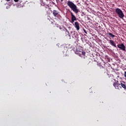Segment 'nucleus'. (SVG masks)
Listing matches in <instances>:
<instances>
[{"mask_svg": "<svg viewBox=\"0 0 126 126\" xmlns=\"http://www.w3.org/2000/svg\"><path fill=\"white\" fill-rule=\"evenodd\" d=\"M67 5L71 8V9L75 13V14H77L78 12H79V9L77 8V6L73 3V2L71 1H67Z\"/></svg>", "mask_w": 126, "mask_h": 126, "instance_id": "obj_1", "label": "nucleus"}, {"mask_svg": "<svg viewBox=\"0 0 126 126\" xmlns=\"http://www.w3.org/2000/svg\"><path fill=\"white\" fill-rule=\"evenodd\" d=\"M77 54H79L80 57L81 56H85V52L81 51L77 48Z\"/></svg>", "mask_w": 126, "mask_h": 126, "instance_id": "obj_7", "label": "nucleus"}, {"mask_svg": "<svg viewBox=\"0 0 126 126\" xmlns=\"http://www.w3.org/2000/svg\"><path fill=\"white\" fill-rule=\"evenodd\" d=\"M6 1H10V0H6Z\"/></svg>", "mask_w": 126, "mask_h": 126, "instance_id": "obj_16", "label": "nucleus"}, {"mask_svg": "<svg viewBox=\"0 0 126 126\" xmlns=\"http://www.w3.org/2000/svg\"><path fill=\"white\" fill-rule=\"evenodd\" d=\"M84 33H85V34H87V32L86 31V30H85V29H84Z\"/></svg>", "mask_w": 126, "mask_h": 126, "instance_id": "obj_12", "label": "nucleus"}, {"mask_svg": "<svg viewBox=\"0 0 126 126\" xmlns=\"http://www.w3.org/2000/svg\"><path fill=\"white\" fill-rule=\"evenodd\" d=\"M62 1H63V0H61Z\"/></svg>", "mask_w": 126, "mask_h": 126, "instance_id": "obj_18", "label": "nucleus"}, {"mask_svg": "<svg viewBox=\"0 0 126 126\" xmlns=\"http://www.w3.org/2000/svg\"><path fill=\"white\" fill-rule=\"evenodd\" d=\"M53 15L55 17H57L59 19H61V18H62V16L60 15L59 11H57V10H53Z\"/></svg>", "mask_w": 126, "mask_h": 126, "instance_id": "obj_4", "label": "nucleus"}, {"mask_svg": "<svg viewBox=\"0 0 126 126\" xmlns=\"http://www.w3.org/2000/svg\"><path fill=\"white\" fill-rule=\"evenodd\" d=\"M47 1H48V0H46Z\"/></svg>", "mask_w": 126, "mask_h": 126, "instance_id": "obj_19", "label": "nucleus"}, {"mask_svg": "<svg viewBox=\"0 0 126 126\" xmlns=\"http://www.w3.org/2000/svg\"><path fill=\"white\" fill-rule=\"evenodd\" d=\"M109 44H111V46L114 47L115 48H117V45H116V43L114 42V40H109Z\"/></svg>", "mask_w": 126, "mask_h": 126, "instance_id": "obj_9", "label": "nucleus"}, {"mask_svg": "<svg viewBox=\"0 0 126 126\" xmlns=\"http://www.w3.org/2000/svg\"><path fill=\"white\" fill-rule=\"evenodd\" d=\"M121 87H123L124 89H126V82L122 81L120 82Z\"/></svg>", "mask_w": 126, "mask_h": 126, "instance_id": "obj_10", "label": "nucleus"}, {"mask_svg": "<svg viewBox=\"0 0 126 126\" xmlns=\"http://www.w3.org/2000/svg\"><path fill=\"white\" fill-rule=\"evenodd\" d=\"M115 13H117V15L121 19H123V18L125 17V14H124V12H123V11L119 8H117L115 9Z\"/></svg>", "mask_w": 126, "mask_h": 126, "instance_id": "obj_2", "label": "nucleus"}, {"mask_svg": "<svg viewBox=\"0 0 126 126\" xmlns=\"http://www.w3.org/2000/svg\"><path fill=\"white\" fill-rule=\"evenodd\" d=\"M113 86L116 89H118V90H121V89H122V87H121V83L119 82V81L115 82L113 84Z\"/></svg>", "mask_w": 126, "mask_h": 126, "instance_id": "obj_3", "label": "nucleus"}, {"mask_svg": "<svg viewBox=\"0 0 126 126\" xmlns=\"http://www.w3.org/2000/svg\"><path fill=\"white\" fill-rule=\"evenodd\" d=\"M19 7H23V5L20 6Z\"/></svg>", "mask_w": 126, "mask_h": 126, "instance_id": "obj_15", "label": "nucleus"}, {"mask_svg": "<svg viewBox=\"0 0 126 126\" xmlns=\"http://www.w3.org/2000/svg\"><path fill=\"white\" fill-rule=\"evenodd\" d=\"M108 34L109 37H110V38H115V35L112 34V33H111V32H108Z\"/></svg>", "mask_w": 126, "mask_h": 126, "instance_id": "obj_11", "label": "nucleus"}, {"mask_svg": "<svg viewBox=\"0 0 126 126\" xmlns=\"http://www.w3.org/2000/svg\"><path fill=\"white\" fill-rule=\"evenodd\" d=\"M71 21L72 23H73L75 21H76L77 19L76 17L74 15H73V13L72 12H71Z\"/></svg>", "mask_w": 126, "mask_h": 126, "instance_id": "obj_6", "label": "nucleus"}, {"mask_svg": "<svg viewBox=\"0 0 126 126\" xmlns=\"http://www.w3.org/2000/svg\"><path fill=\"white\" fill-rule=\"evenodd\" d=\"M101 67H102V68H104V67H103V66H101Z\"/></svg>", "mask_w": 126, "mask_h": 126, "instance_id": "obj_17", "label": "nucleus"}, {"mask_svg": "<svg viewBox=\"0 0 126 126\" xmlns=\"http://www.w3.org/2000/svg\"><path fill=\"white\" fill-rule=\"evenodd\" d=\"M118 48L122 50V51H126V46L124 43H122L121 44H118L117 45Z\"/></svg>", "mask_w": 126, "mask_h": 126, "instance_id": "obj_5", "label": "nucleus"}, {"mask_svg": "<svg viewBox=\"0 0 126 126\" xmlns=\"http://www.w3.org/2000/svg\"><path fill=\"white\" fill-rule=\"evenodd\" d=\"M46 5H47V6H50V4H46Z\"/></svg>", "mask_w": 126, "mask_h": 126, "instance_id": "obj_14", "label": "nucleus"}, {"mask_svg": "<svg viewBox=\"0 0 126 126\" xmlns=\"http://www.w3.org/2000/svg\"><path fill=\"white\" fill-rule=\"evenodd\" d=\"M74 27L76 28V29L77 30V31H79L80 28L79 27V23H78V22H75Z\"/></svg>", "mask_w": 126, "mask_h": 126, "instance_id": "obj_8", "label": "nucleus"}, {"mask_svg": "<svg viewBox=\"0 0 126 126\" xmlns=\"http://www.w3.org/2000/svg\"><path fill=\"white\" fill-rule=\"evenodd\" d=\"M15 2H18L19 1V0H14Z\"/></svg>", "mask_w": 126, "mask_h": 126, "instance_id": "obj_13", "label": "nucleus"}]
</instances>
